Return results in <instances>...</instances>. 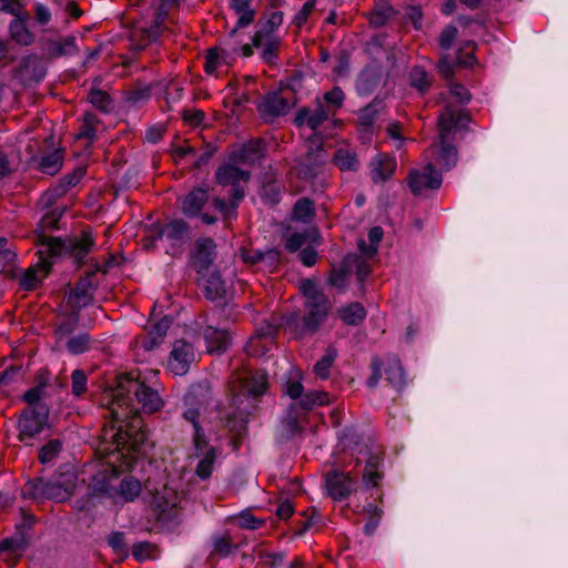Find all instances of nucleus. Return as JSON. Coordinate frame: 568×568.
Returning a JSON list of instances; mask_svg holds the SVG:
<instances>
[{
	"label": "nucleus",
	"instance_id": "obj_1",
	"mask_svg": "<svg viewBox=\"0 0 568 568\" xmlns=\"http://www.w3.org/2000/svg\"><path fill=\"white\" fill-rule=\"evenodd\" d=\"M110 424L102 432V439L126 453H141L146 440L140 413L152 414L163 407L159 393L131 375L120 376L118 385L105 392Z\"/></svg>",
	"mask_w": 568,
	"mask_h": 568
},
{
	"label": "nucleus",
	"instance_id": "obj_2",
	"mask_svg": "<svg viewBox=\"0 0 568 568\" xmlns=\"http://www.w3.org/2000/svg\"><path fill=\"white\" fill-rule=\"evenodd\" d=\"M267 388V375L263 371L257 372H246L242 375H239L233 382L231 386V396L229 403V409L223 408L219 414L221 420H225L227 425L232 423V420L239 419L240 426L239 429L243 428V423L248 414V408L251 405H244V402L247 400L248 396H260L265 393Z\"/></svg>",
	"mask_w": 568,
	"mask_h": 568
},
{
	"label": "nucleus",
	"instance_id": "obj_3",
	"mask_svg": "<svg viewBox=\"0 0 568 568\" xmlns=\"http://www.w3.org/2000/svg\"><path fill=\"white\" fill-rule=\"evenodd\" d=\"M468 121L467 114L462 110L448 105L438 116L439 141L432 146V153L437 164L450 169L457 162V151L449 142L453 133L463 128Z\"/></svg>",
	"mask_w": 568,
	"mask_h": 568
},
{
	"label": "nucleus",
	"instance_id": "obj_4",
	"mask_svg": "<svg viewBox=\"0 0 568 568\" xmlns=\"http://www.w3.org/2000/svg\"><path fill=\"white\" fill-rule=\"evenodd\" d=\"M184 418L190 422L194 428V453L192 458L196 460L195 474L200 478L206 479L213 471L214 463L217 458V450L215 447L210 446L205 439L201 415L197 409L189 408L184 413Z\"/></svg>",
	"mask_w": 568,
	"mask_h": 568
},
{
	"label": "nucleus",
	"instance_id": "obj_5",
	"mask_svg": "<svg viewBox=\"0 0 568 568\" xmlns=\"http://www.w3.org/2000/svg\"><path fill=\"white\" fill-rule=\"evenodd\" d=\"M95 487L115 504L133 501L141 493V483L133 477L120 479L113 467H106L95 478Z\"/></svg>",
	"mask_w": 568,
	"mask_h": 568
},
{
	"label": "nucleus",
	"instance_id": "obj_6",
	"mask_svg": "<svg viewBox=\"0 0 568 568\" xmlns=\"http://www.w3.org/2000/svg\"><path fill=\"white\" fill-rule=\"evenodd\" d=\"M329 308L327 297L305 302V315L301 317L297 313H293L285 318L283 324L300 336L312 334L326 320Z\"/></svg>",
	"mask_w": 568,
	"mask_h": 568
},
{
	"label": "nucleus",
	"instance_id": "obj_7",
	"mask_svg": "<svg viewBox=\"0 0 568 568\" xmlns=\"http://www.w3.org/2000/svg\"><path fill=\"white\" fill-rule=\"evenodd\" d=\"M30 493L36 498H47L54 501L67 500L73 490L72 480L63 477L45 480L43 478L34 479L29 484Z\"/></svg>",
	"mask_w": 568,
	"mask_h": 568
},
{
	"label": "nucleus",
	"instance_id": "obj_8",
	"mask_svg": "<svg viewBox=\"0 0 568 568\" xmlns=\"http://www.w3.org/2000/svg\"><path fill=\"white\" fill-rule=\"evenodd\" d=\"M197 352L185 338L176 339L168 358V371L174 376L185 375L196 361Z\"/></svg>",
	"mask_w": 568,
	"mask_h": 568
},
{
	"label": "nucleus",
	"instance_id": "obj_9",
	"mask_svg": "<svg viewBox=\"0 0 568 568\" xmlns=\"http://www.w3.org/2000/svg\"><path fill=\"white\" fill-rule=\"evenodd\" d=\"M48 418V410L44 406L36 405L27 408L19 420V438L26 444L40 432H42Z\"/></svg>",
	"mask_w": 568,
	"mask_h": 568
},
{
	"label": "nucleus",
	"instance_id": "obj_10",
	"mask_svg": "<svg viewBox=\"0 0 568 568\" xmlns=\"http://www.w3.org/2000/svg\"><path fill=\"white\" fill-rule=\"evenodd\" d=\"M60 217L61 213L52 210L44 214L39 223L37 241L43 246L44 250L42 252H47L51 256L62 253L63 243L59 237H51L45 232L55 229Z\"/></svg>",
	"mask_w": 568,
	"mask_h": 568
},
{
	"label": "nucleus",
	"instance_id": "obj_11",
	"mask_svg": "<svg viewBox=\"0 0 568 568\" xmlns=\"http://www.w3.org/2000/svg\"><path fill=\"white\" fill-rule=\"evenodd\" d=\"M409 187L416 195L428 190H437L442 185V175L435 171L433 164L425 165L422 170H413L409 174Z\"/></svg>",
	"mask_w": 568,
	"mask_h": 568
},
{
	"label": "nucleus",
	"instance_id": "obj_12",
	"mask_svg": "<svg viewBox=\"0 0 568 568\" xmlns=\"http://www.w3.org/2000/svg\"><path fill=\"white\" fill-rule=\"evenodd\" d=\"M216 181L221 185H232L233 186V197L236 200H241L244 195V191L239 186L241 181L248 180V173L237 169L234 165L225 164L219 168L216 171Z\"/></svg>",
	"mask_w": 568,
	"mask_h": 568
},
{
	"label": "nucleus",
	"instance_id": "obj_13",
	"mask_svg": "<svg viewBox=\"0 0 568 568\" xmlns=\"http://www.w3.org/2000/svg\"><path fill=\"white\" fill-rule=\"evenodd\" d=\"M257 109L261 115L271 120L275 116L284 115L291 109L290 102L277 93L268 94L260 99Z\"/></svg>",
	"mask_w": 568,
	"mask_h": 568
},
{
	"label": "nucleus",
	"instance_id": "obj_14",
	"mask_svg": "<svg viewBox=\"0 0 568 568\" xmlns=\"http://www.w3.org/2000/svg\"><path fill=\"white\" fill-rule=\"evenodd\" d=\"M326 489L334 500H341L352 493L353 480L345 473L332 471L326 477Z\"/></svg>",
	"mask_w": 568,
	"mask_h": 568
},
{
	"label": "nucleus",
	"instance_id": "obj_15",
	"mask_svg": "<svg viewBox=\"0 0 568 568\" xmlns=\"http://www.w3.org/2000/svg\"><path fill=\"white\" fill-rule=\"evenodd\" d=\"M329 108H325L321 101L316 102L314 110L302 109L295 118L298 126L306 125L311 130H316L329 116Z\"/></svg>",
	"mask_w": 568,
	"mask_h": 568
},
{
	"label": "nucleus",
	"instance_id": "obj_16",
	"mask_svg": "<svg viewBox=\"0 0 568 568\" xmlns=\"http://www.w3.org/2000/svg\"><path fill=\"white\" fill-rule=\"evenodd\" d=\"M181 501L179 491L169 485L156 489L153 494L152 505L162 516L170 514Z\"/></svg>",
	"mask_w": 568,
	"mask_h": 568
},
{
	"label": "nucleus",
	"instance_id": "obj_17",
	"mask_svg": "<svg viewBox=\"0 0 568 568\" xmlns=\"http://www.w3.org/2000/svg\"><path fill=\"white\" fill-rule=\"evenodd\" d=\"M236 48L226 50L224 48H212L205 58V70L207 73H219L234 60Z\"/></svg>",
	"mask_w": 568,
	"mask_h": 568
},
{
	"label": "nucleus",
	"instance_id": "obj_18",
	"mask_svg": "<svg viewBox=\"0 0 568 568\" xmlns=\"http://www.w3.org/2000/svg\"><path fill=\"white\" fill-rule=\"evenodd\" d=\"M159 237L165 239L173 247L180 246L187 237V224L182 220L171 221L161 229Z\"/></svg>",
	"mask_w": 568,
	"mask_h": 568
},
{
	"label": "nucleus",
	"instance_id": "obj_19",
	"mask_svg": "<svg viewBox=\"0 0 568 568\" xmlns=\"http://www.w3.org/2000/svg\"><path fill=\"white\" fill-rule=\"evenodd\" d=\"M209 353H222L230 344V335L225 329L207 326L203 332Z\"/></svg>",
	"mask_w": 568,
	"mask_h": 568
},
{
	"label": "nucleus",
	"instance_id": "obj_20",
	"mask_svg": "<svg viewBox=\"0 0 568 568\" xmlns=\"http://www.w3.org/2000/svg\"><path fill=\"white\" fill-rule=\"evenodd\" d=\"M62 252L69 251L74 260L80 263L87 254L91 251L93 240L90 233L84 232L81 236L70 239L68 242H62Z\"/></svg>",
	"mask_w": 568,
	"mask_h": 568
},
{
	"label": "nucleus",
	"instance_id": "obj_21",
	"mask_svg": "<svg viewBox=\"0 0 568 568\" xmlns=\"http://www.w3.org/2000/svg\"><path fill=\"white\" fill-rule=\"evenodd\" d=\"M209 200L207 191L204 189L192 190L182 201V212L186 216L197 215Z\"/></svg>",
	"mask_w": 568,
	"mask_h": 568
},
{
	"label": "nucleus",
	"instance_id": "obj_22",
	"mask_svg": "<svg viewBox=\"0 0 568 568\" xmlns=\"http://www.w3.org/2000/svg\"><path fill=\"white\" fill-rule=\"evenodd\" d=\"M92 283L89 278H85L77 284V286L71 290L68 296V304L72 310H80L87 306L92 298L91 295Z\"/></svg>",
	"mask_w": 568,
	"mask_h": 568
},
{
	"label": "nucleus",
	"instance_id": "obj_23",
	"mask_svg": "<svg viewBox=\"0 0 568 568\" xmlns=\"http://www.w3.org/2000/svg\"><path fill=\"white\" fill-rule=\"evenodd\" d=\"M371 174L374 182H384L389 179L396 168L395 161L386 155H377L372 162Z\"/></svg>",
	"mask_w": 568,
	"mask_h": 568
},
{
	"label": "nucleus",
	"instance_id": "obj_24",
	"mask_svg": "<svg viewBox=\"0 0 568 568\" xmlns=\"http://www.w3.org/2000/svg\"><path fill=\"white\" fill-rule=\"evenodd\" d=\"M10 37L21 45H30L34 42V34L26 26V17L14 18L9 24Z\"/></svg>",
	"mask_w": 568,
	"mask_h": 568
},
{
	"label": "nucleus",
	"instance_id": "obj_25",
	"mask_svg": "<svg viewBox=\"0 0 568 568\" xmlns=\"http://www.w3.org/2000/svg\"><path fill=\"white\" fill-rule=\"evenodd\" d=\"M50 267L51 263L49 261H42L36 266L29 267L21 280V285L29 291L36 288L38 283L49 273Z\"/></svg>",
	"mask_w": 568,
	"mask_h": 568
},
{
	"label": "nucleus",
	"instance_id": "obj_26",
	"mask_svg": "<svg viewBox=\"0 0 568 568\" xmlns=\"http://www.w3.org/2000/svg\"><path fill=\"white\" fill-rule=\"evenodd\" d=\"M230 7L237 14V21L231 34H235L237 28H244L254 20V11L250 8V0H230Z\"/></svg>",
	"mask_w": 568,
	"mask_h": 568
},
{
	"label": "nucleus",
	"instance_id": "obj_27",
	"mask_svg": "<svg viewBox=\"0 0 568 568\" xmlns=\"http://www.w3.org/2000/svg\"><path fill=\"white\" fill-rule=\"evenodd\" d=\"M65 349L72 355H79L88 352L92 347V339L87 333L68 336L62 343Z\"/></svg>",
	"mask_w": 568,
	"mask_h": 568
},
{
	"label": "nucleus",
	"instance_id": "obj_28",
	"mask_svg": "<svg viewBox=\"0 0 568 568\" xmlns=\"http://www.w3.org/2000/svg\"><path fill=\"white\" fill-rule=\"evenodd\" d=\"M215 256V244L210 239H203L196 243L194 262L201 268L209 266Z\"/></svg>",
	"mask_w": 568,
	"mask_h": 568
},
{
	"label": "nucleus",
	"instance_id": "obj_29",
	"mask_svg": "<svg viewBox=\"0 0 568 568\" xmlns=\"http://www.w3.org/2000/svg\"><path fill=\"white\" fill-rule=\"evenodd\" d=\"M283 22L282 12L274 11L270 14L267 21L260 27L253 37V45L258 48L264 37L273 36V31Z\"/></svg>",
	"mask_w": 568,
	"mask_h": 568
},
{
	"label": "nucleus",
	"instance_id": "obj_30",
	"mask_svg": "<svg viewBox=\"0 0 568 568\" xmlns=\"http://www.w3.org/2000/svg\"><path fill=\"white\" fill-rule=\"evenodd\" d=\"M28 541L26 532H19L18 535L7 538L0 542V556H4L10 552L13 557H19L24 550Z\"/></svg>",
	"mask_w": 568,
	"mask_h": 568
},
{
	"label": "nucleus",
	"instance_id": "obj_31",
	"mask_svg": "<svg viewBox=\"0 0 568 568\" xmlns=\"http://www.w3.org/2000/svg\"><path fill=\"white\" fill-rule=\"evenodd\" d=\"M79 322L77 310L61 317L55 329L57 343H62L75 329Z\"/></svg>",
	"mask_w": 568,
	"mask_h": 568
},
{
	"label": "nucleus",
	"instance_id": "obj_32",
	"mask_svg": "<svg viewBox=\"0 0 568 568\" xmlns=\"http://www.w3.org/2000/svg\"><path fill=\"white\" fill-rule=\"evenodd\" d=\"M333 162L341 171H356L358 168L356 155L349 149H337Z\"/></svg>",
	"mask_w": 568,
	"mask_h": 568
},
{
	"label": "nucleus",
	"instance_id": "obj_33",
	"mask_svg": "<svg viewBox=\"0 0 568 568\" xmlns=\"http://www.w3.org/2000/svg\"><path fill=\"white\" fill-rule=\"evenodd\" d=\"M338 315L344 323L357 325L365 318L366 312L362 304L351 303L349 305L339 308Z\"/></svg>",
	"mask_w": 568,
	"mask_h": 568
},
{
	"label": "nucleus",
	"instance_id": "obj_34",
	"mask_svg": "<svg viewBox=\"0 0 568 568\" xmlns=\"http://www.w3.org/2000/svg\"><path fill=\"white\" fill-rule=\"evenodd\" d=\"M303 373L298 368H292L288 372L287 381L285 384V393L292 399H297L303 396Z\"/></svg>",
	"mask_w": 568,
	"mask_h": 568
},
{
	"label": "nucleus",
	"instance_id": "obj_35",
	"mask_svg": "<svg viewBox=\"0 0 568 568\" xmlns=\"http://www.w3.org/2000/svg\"><path fill=\"white\" fill-rule=\"evenodd\" d=\"M62 153L54 151L50 154L42 156L38 163V169L48 175L58 173L62 166Z\"/></svg>",
	"mask_w": 568,
	"mask_h": 568
},
{
	"label": "nucleus",
	"instance_id": "obj_36",
	"mask_svg": "<svg viewBox=\"0 0 568 568\" xmlns=\"http://www.w3.org/2000/svg\"><path fill=\"white\" fill-rule=\"evenodd\" d=\"M327 156L324 154V150L321 145L316 148L314 153H308L304 159V162L298 171V174H304L306 178H311L315 174L311 165L318 166L325 163Z\"/></svg>",
	"mask_w": 568,
	"mask_h": 568
},
{
	"label": "nucleus",
	"instance_id": "obj_37",
	"mask_svg": "<svg viewBox=\"0 0 568 568\" xmlns=\"http://www.w3.org/2000/svg\"><path fill=\"white\" fill-rule=\"evenodd\" d=\"M171 322L168 317L161 318L153 325V328L150 332V338L143 342V347L145 349H151L164 337L166 334Z\"/></svg>",
	"mask_w": 568,
	"mask_h": 568
},
{
	"label": "nucleus",
	"instance_id": "obj_38",
	"mask_svg": "<svg viewBox=\"0 0 568 568\" xmlns=\"http://www.w3.org/2000/svg\"><path fill=\"white\" fill-rule=\"evenodd\" d=\"M204 292L207 298L216 300L225 293L224 283L217 273L211 274L204 281Z\"/></svg>",
	"mask_w": 568,
	"mask_h": 568
},
{
	"label": "nucleus",
	"instance_id": "obj_39",
	"mask_svg": "<svg viewBox=\"0 0 568 568\" xmlns=\"http://www.w3.org/2000/svg\"><path fill=\"white\" fill-rule=\"evenodd\" d=\"M99 126L100 121L98 118L92 113H85L77 138L92 141L95 138Z\"/></svg>",
	"mask_w": 568,
	"mask_h": 568
},
{
	"label": "nucleus",
	"instance_id": "obj_40",
	"mask_svg": "<svg viewBox=\"0 0 568 568\" xmlns=\"http://www.w3.org/2000/svg\"><path fill=\"white\" fill-rule=\"evenodd\" d=\"M384 235L383 229L379 226L372 227L368 233V239L371 241L369 244H366L364 241H361L358 243L359 251L365 256H373L376 251L379 242L382 241Z\"/></svg>",
	"mask_w": 568,
	"mask_h": 568
},
{
	"label": "nucleus",
	"instance_id": "obj_41",
	"mask_svg": "<svg viewBox=\"0 0 568 568\" xmlns=\"http://www.w3.org/2000/svg\"><path fill=\"white\" fill-rule=\"evenodd\" d=\"M385 372H386V379L388 381V383L392 386L399 388L404 385L405 376H404V372H403L402 365L398 359H396V358L390 359L387 364V368L385 369Z\"/></svg>",
	"mask_w": 568,
	"mask_h": 568
},
{
	"label": "nucleus",
	"instance_id": "obj_42",
	"mask_svg": "<svg viewBox=\"0 0 568 568\" xmlns=\"http://www.w3.org/2000/svg\"><path fill=\"white\" fill-rule=\"evenodd\" d=\"M331 402L329 394L326 392H308L303 394L300 400V405L306 409H311L314 406H323Z\"/></svg>",
	"mask_w": 568,
	"mask_h": 568
},
{
	"label": "nucleus",
	"instance_id": "obj_43",
	"mask_svg": "<svg viewBox=\"0 0 568 568\" xmlns=\"http://www.w3.org/2000/svg\"><path fill=\"white\" fill-rule=\"evenodd\" d=\"M336 355V349L328 348L324 356L314 365V372L320 378L326 379L328 377L329 368L332 367Z\"/></svg>",
	"mask_w": 568,
	"mask_h": 568
},
{
	"label": "nucleus",
	"instance_id": "obj_44",
	"mask_svg": "<svg viewBox=\"0 0 568 568\" xmlns=\"http://www.w3.org/2000/svg\"><path fill=\"white\" fill-rule=\"evenodd\" d=\"M263 142L260 140L248 142L241 151V160L248 163H254L263 155Z\"/></svg>",
	"mask_w": 568,
	"mask_h": 568
},
{
	"label": "nucleus",
	"instance_id": "obj_45",
	"mask_svg": "<svg viewBox=\"0 0 568 568\" xmlns=\"http://www.w3.org/2000/svg\"><path fill=\"white\" fill-rule=\"evenodd\" d=\"M89 101L98 109L108 112L111 109V99L106 92L92 89L89 93Z\"/></svg>",
	"mask_w": 568,
	"mask_h": 568
},
{
	"label": "nucleus",
	"instance_id": "obj_46",
	"mask_svg": "<svg viewBox=\"0 0 568 568\" xmlns=\"http://www.w3.org/2000/svg\"><path fill=\"white\" fill-rule=\"evenodd\" d=\"M7 245V240L0 239V273L11 267L16 261V253Z\"/></svg>",
	"mask_w": 568,
	"mask_h": 568
},
{
	"label": "nucleus",
	"instance_id": "obj_47",
	"mask_svg": "<svg viewBox=\"0 0 568 568\" xmlns=\"http://www.w3.org/2000/svg\"><path fill=\"white\" fill-rule=\"evenodd\" d=\"M258 47H263V59L267 62H272L276 57L277 49L280 47V39L274 36L264 37Z\"/></svg>",
	"mask_w": 568,
	"mask_h": 568
},
{
	"label": "nucleus",
	"instance_id": "obj_48",
	"mask_svg": "<svg viewBox=\"0 0 568 568\" xmlns=\"http://www.w3.org/2000/svg\"><path fill=\"white\" fill-rule=\"evenodd\" d=\"M233 523L241 528L256 529L263 524V520L257 519L250 511H242L233 517Z\"/></svg>",
	"mask_w": 568,
	"mask_h": 568
},
{
	"label": "nucleus",
	"instance_id": "obj_49",
	"mask_svg": "<svg viewBox=\"0 0 568 568\" xmlns=\"http://www.w3.org/2000/svg\"><path fill=\"white\" fill-rule=\"evenodd\" d=\"M382 475L377 469V459L372 458L367 462L365 471L363 475V480L367 486H376L381 480Z\"/></svg>",
	"mask_w": 568,
	"mask_h": 568
},
{
	"label": "nucleus",
	"instance_id": "obj_50",
	"mask_svg": "<svg viewBox=\"0 0 568 568\" xmlns=\"http://www.w3.org/2000/svg\"><path fill=\"white\" fill-rule=\"evenodd\" d=\"M324 101L326 102V105L324 106L329 108V113H332L342 106L344 93L339 88L335 87L324 94Z\"/></svg>",
	"mask_w": 568,
	"mask_h": 568
},
{
	"label": "nucleus",
	"instance_id": "obj_51",
	"mask_svg": "<svg viewBox=\"0 0 568 568\" xmlns=\"http://www.w3.org/2000/svg\"><path fill=\"white\" fill-rule=\"evenodd\" d=\"M313 210V204L310 200L301 199L294 205L293 216L296 220L306 221L312 216Z\"/></svg>",
	"mask_w": 568,
	"mask_h": 568
},
{
	"label": "nucleus",
	"instance_id": "obj_52",
	"mask_svg": "<svg viewBox=\"0 0 568 568\" xmlns=\"http://www.w3.org/2000/svg\"><path fill=\"white\" fill-rule=\"evenodd\" d=\"M72 394L75 396L82 395L87 390V375L82 369L72 372Z\"/></svg>",
	"mask_w": 568,
	"mask_h": 568
},
{
	"label": "nucleus",
	"instance_id": "obj_53",
	"mask_svg": "<svg viewBox=\"0 0 568 568\" xmlns=\"http://www.w3.org/2000/svg\"><path fill=\"white\" fill-rule=\"evenodd\" d=\"M301 291L305 296V302H312L318 300L320 297H326V295L318 291L315 283L311 280H305L301 283Z\"/></svg>",
	"mask_w": 568,
	"mask_h": 568
},
{
	"label": "nucleus",
	"instance_id": "obj_54",
	"mask_svg": "<svg viewBox=\"0 0 568 568\" xmlns=\"http://www.w3.org/2000/svg\"><path fill=\"white\" fill-rule=\"evenodd\" d=\"M34 20L40 26H47L51 19V10L42 2H34L33 4Z\"/></svg>",
	"mask_w": 568,
	"mask_h": 568
},
{
	"label": "nucleus",
	"instance_id": "obj_55",
	"mask_svg": "<svg viewBox=\"0 0 568 568\" xmlns=\"http://www.w3.org/2000/svg\"><path fill=\"white\" fill-rule=\"evenodd\" d=\"M73 49V40L67 39L62 42H52L49 44L48 54L50 57H60L68 54Z\"/></svg>",
	"mask_w": 568,
	"mask_h": 568
},
{
	"label": "nucleus",
	"instance_id": "obj_56",
	"mask_svg": "<svg viewBox=\"0 0 568 568\" xmlns=\"http://www.w3.org/2000/svg\"><path fill=\"white\" fill-rule=\"evenodd\" d=\"M61 448V444L59 440H51L47 445H44L40 450V460L45 464L53 459V457L59 453Z\"/></svg>",
	"mask_w": 568,
	"mask_h": 568
},
{
	"label": "nucleus",
	"instance_id": "obj_57",
	"mask_svg": "<svg viewBox=\"0 0 568 568\" xmlns=\"http://www.w3.org/2000/svg\"><path fill=\"white\" fill-rule=\"evenodd\" d=\"M410 82L412 85L417 88L418 90L423 91L426 89L428 81H427V74L424 71V69L416 67L410 71Z\"/></svg>",
	"mask_w": 568,
	"mask_h": 568
},
{
	"label": "nucleus",
	"instance_id": "obj_58",
	"mask_svg": "<svg viewBox=\"0 0 568 568\" xmlns=\"http://www.w3.org/2000/svg\"><path fill=\"white\" fill-rule=\"evenodd\" d=\"M315 6V0H307L302 9L294 17V23L297 28H302L306 21L311 12L313 11Z\"/></svg>",
	"mask_w": 568,
	"mask_h": 568
},
{
	"label": "nucleus",
	"instance_id": "obj_59",
	"mask_svg": "<svg viewBox=\"0 0 568 568\" xmlns=\"http://www.w3.org/2000/svg\"><path fill=\"white\" fill-rule=\"evenodd\" d=\"M457 36V29L454 26H447L440 33L439 45L443 50H448Z\"/></svg>",
	"mask_w": 568,
	"mask_h": 568
},
{
	"label": "nucleus",
	"instance_id": "obj_60",
	"mask_svg": "<svg viewBox=\"0 0 568 568\" xmlns=\"http://www.w3.org/2000/svg\"><path fill=\"white\" fill-rule=\"evenodd\" d=\"M392 8L390 7H382V8H378L372 16H371V23L374 24L375 27H381L383 24L386 23V21L390 18L392 16Z\"/></svg>",
	"mask_w": 568,
	"mask_h": 568
},
{
	"label": "nucleus",
	"instance_id": "obj_61",
	"mask_svg": "<svg viewBox=\"0 0 568 568\" xmlns=\"http://www.w3.org/2000/svg\"><path fill=\"white\" fill-rule=\"evenodd\" d=\"M231 549H232V545H231L229 537L221 536V537H217L214 539V545H213L214 554L222 556V557H226L231 552Z\"/></svg>",
	"mask_w": 568,
	"mask_h": 568
},
{
	"label": "nucleus",
	"instance_id": "obj_62",
	"mask_svg": "<svg viewBox=\"0 0 568 568\" xmlns=\"http://www.w3.org/2000/svg\"><path fill=\"white\" fill-rule=\"evenodd\" d=\"M23 4L19 0H0V10L6 11L14 18L22 16Z\"/></svg>",
	"mask_w": 568,
	"mask_h": 568
},
{
	"label": "nucleus",
	"instance_id": "obj_63",
	"mask_svg": "<svg viewBox=\"0 0 568 568\" xmlns=\"http://www.w3.org/2000/svg\"><path fill=\"white\" fill-rule=\"evenodd\" d=\"M450 97L455 102L464 104L469 101L470 94L468 90L460 84H452L450 85Z\"/></svg>",
	"mask_w": 568,
	"mask_h": 568
},
{
	"label": "nucleus",
	"instance_id": "obj_64",
	"mask_svg": "<svg viewBox=\"0 0 568 568\" xmlns=\"http://www.w3.org/2000/svg\"><path fill=\"white\" fill-rule=\"evenodd\" d=\"M306 243V235L303 233H293L286 239L285 247L290 252H296Z\"/></svg>",
	"mask_w": 568,
	"mask_h": 568
}]
</instances>
